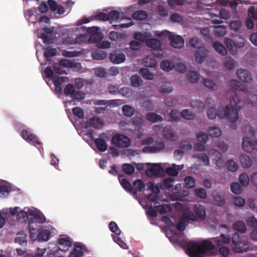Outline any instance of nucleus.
<instances>
[{
  "label": "nucleus",
  "mask_w": 257,
  "mask_h": 257,
  "mask_svg": "<svg viewBox=\"0 0 257 257\" xmlns=\"http://www.w3.org/2000/svg\"><path fill=\"white\" fill-rule=\"evenodd\" d=\"M184 44V39L180 36L171 37L170 45L175 48L180 49Z\"/></svg>",
  "instance_id": "16"
},
{
  "label": "nucleus",
  "mask_w": 257,
  "mask_h": 257,
  "mask_svg": "<svg viewBox=\"0 0 257 257\" xmlns=\"http://www.w3.org/2000/svg\"><path fill=\"white\" fill-rule=\"evenodd\" d=\"M141 72L144 78L148 80H153L154 79V74L148 69L143 68L141 70Z\"/></svg>",
  "instance_id": "57"
},
{
  "label": "nucleus",
  "mask_w": 257,
  "mask_h": 257,
  "mask_svg": "<svg viewBox=\"0 0 257 257\" xmlns=\"http://www.w3.org/2000/svg\"><path fill=\"white\" fill-rule=\"evenodd\" d=\"M22 137L26 141L33 143L34 145H40L41 144L38 137L28 130L22 131Z\"/></svg>",
  "instance_id": "7"
},
{
  "label": "nucleus",
  "mask_w": 257,
  "mask_h": 257,
  "mask_svg": "<svg viewBox=\"0 0 257 257\" xmlns=\"http://www.w3.org/2000/svg\"><path fill=\"white\" fill-rule=\"evenodd\" d=\"M213 47L216 51L222 55H225L227 54L226 49L218 42H215L213 44Z\"/></svg>",
  "instance_id": "29"
},
{
  "label": "nucleus",
  "mask_w": 257,
  "mask_h": 257,
  "mask_svg": "<svg viewBox=\"0 0 257 257\" xmlns=\"http://www.w3.org/2000/svg\"><path fill=\"white\" fill-rule=\"evenodd\" d=\"M73 114L79 118H82L84 117V112L82 109L79 107H76L72 109Z\"/></svg>",
  "instance_id": "63"
},
{
  "label": "nucleus",
  "mask_w": 257,
  "mask_h": 257,
  "mask_svg": "<svg viewBox=\"0 0 257 257\" xmlns=\"http://www.w3.org/2000/svg\"><path fill=\"white\" fill-rule=\"evenodd\" d=\"M225 109V107H221L218 110H217L213 107H211L207 112V116L209 119H214L216 116L219 117V113L221 110L223 111V109Z\"/></svg>",
  "instance_id": "30"
},
{
  "label": "nucleus",
  "mask_w": 257,
  "mask_h": 257,
  "mask_svg": "<svg viewBox=\"0 0 257 257\" xmlns=\"http://www.w3.org/2000/svg\"><path fill=\"white\" fill-rule=\"evenodd\" d=\"M162 69L165 71H170L173 69L174 65L173 63L168 60H164L160 64Z\"/></svg>",
  "instance_id": "31"
},
{
  "label": "nucleus",
  "mask_w": 257,
  "mask_h": 257,
  "mask_svg": "<svg viewBox=\"0 0 257 257\" xmlns=\"http://www.w3.org/2000/svg\"><path fill=\"white\" fill-rule=\"evenodd\" d=\"M243 102L236 96H233L230 100L229 105H226L225 109L219 113V118H227L230 122V126L232 129H236V121L238 119V111L242 108Z\"/></svg>",
  "instance_id": "1"
},
{
  "label": "nucleus",
  "mask_w": 257,
  "mask_h": 257,
  "mask_svg": "<svg viewBox=\"0 0 257 257\" xmlns=\"http://www.w3.org/2000/svg\"><path fill=\"white\" fill-rule=\"evenodd\" d=\"M109 227L111 231L114 233L116 235H119L120 234L121 231L115 222L111 221L109 223Z\"/></svg>",
  "instance_id": "54"
},
{
  "label": "nucleus",
  "mask_w": 257,
  "mask_h": 257,
  "mask_svg": "<svg viewBox=\"0 0 257 257\" xmlns=\"http://www.w3.org/2000/svg\"><path fill=\"white\" fill-rule=\"evenodd\" d=\"M224 43L230 54L235 55L237 53L236 47L231 39L226 38L224 41Z\"/></svg>",
  "instance_id": "20"
},
{
  "label": "nucleus",
  "mask_w": 257,
  "mask_h": 257,
  "mask_svg": "<svg viewBox=\"0 0 257 257\" xmlns=\"http://www.w3.org/2000/svg\"><path fill=\"white\" fill-rule=\"evenodd\" d=\"M94 144L98 149L101 152H104L107 149V145L106 141L102 138H97L94 140Z\"/></svg>",
  "instance_id": "19"
},
{
  "label": "nucleus",
  "mask_w": 257,
  "mask_h": 257,
  "mask_svg": "<svg viewBox=\"0 0 257 257\" xmlns=\"http://www.w3.org/2000/svg\"><path fill=\"white\" fill-rule=\"evenodd\" d=\"M58 242L60 245L58 249L64 252L67 251L72 245L71 239L66 235H61L59 238Z\"/></svg>",
  "instance_id": "9"
},
{
  "label": "nucleus",
  "mask_w": 257,
  "mask_h": 257,
  "mask_svg": "<svg viewBox=\"0 0 257 257\" xmlns=\"http://www.w3.org/2000/svg\"><path fill=\"white\" fill-rule=\"evenodd\" d=\"M146 45L154 51L153 53L157 57H160L162 55L161 43L160 40L156 38L149 39L146 42Z\"/></svg>",
  "instance_id": "5"
},
{
  "label": "nucleus",
  "mask_w": 257,
  "mask_h": 257,
  "mask_svg": "<svg viewBox=\"0 0 257 257\" xmlns=\"http://www.w3.org/2000/svg\"><path fill=\"white\" fill-rule=\"evenodd\" d=\"M169 115L172 121H177L180 119V113L177 109H172Z\"/></svg>",
  "instance_id": "61"
},
{
  "label": "nucleus",
  "mask_w": 257,
  "mask_h": 257,
  "mask_svg": "<svg viewBox=\"0 0 257 257\" xmlns=\"http://www.w3.org/2000/svg\"><path fill=\"white\" fill-rule=\"evenodd\" d=\"M180 116L187 120H192L194 118L195 114L192 111L185 109L180 112Z\"/></svg>",
  "instance_id": "32"
},
{
  "label": "nucleus",
  "mask_w": 257,
  "mask_h": 257,
  "mask_svg": "<svg viewBox=\"0 0 257 257\" xmlns=\"http://www.w3.org/2000/svg\"><path fill=\"white\" fill-rule=\"evenodd\" d=\"M231 191L235 194H240L241 193L242 189L237 182H234L231 184L230 186Z\"/></svg>",
  "instance_id": "56"
},
{
  "label": "nucleus",
  "mask_w": 257,
  "mask_h": 257,
  "mask_svg": "<svg viewBox=\"0 0 257 257\" xmlns=\"http://www.w3.org/2000/svg\"><path fill=\"white\" fill-rule=\"evenodd\" d=\"M229 84L230 86L235 90L240 91H244L245 90V85L236 80H231Z\"/></svg>",
  "instance_id": "33"
},
{
  "label": "nucleus",
  "mask_w": 257,
  "mask_h": 257,
  "mask_svg": "<svg viewBox=\"0 0 257 257\" xmlns=\"http://www.w3.org/2000/svg\"><path fill=\"white\" fill-rule=\"evenodd\" d=\"M80 66L79 63L74 62L71 60L63 59L59 61L58 64H55L54 66V69L56 73L62 74H66V72L61 67L76 68Z\"/></svg>",
  "instance_id": "3"
},
{
  "label": "nucleus",
  "mask_w": 257,
  "mask_h": 257,
  "mask_svg": "<svg viewBox=\"0 0 257 257\" xmlns=\"http://www.w3.org/2000/svg\"><path fill=\"white\" fill-rule=\"evenodd\" d=\"M17 218L19 221L25 222L28 219V213L25 211H20L17 214Z\"/></svg>",
  "instance_id": "59"
},
{
  "label": "nucleus",
  "mask_w": 257,
  "mask_h": 257,
  "mask_svg": "<svg viewBox=\"0 0 257 257\" xmlns=\"http://www.w3.org/2000/svg\"><path fill=\"white\" fill-rule=\"evenodd\" d=\"M162 171V169L159 164H153L152 167L146 170V174L149 177L159 176Z\"/></svg>",
  "instance_id": "15"
},
{
  "label": "nucleus",
  "mask_w": 257,
  "mask_h": 257,
  "mask_svg": "<svg viewBox=\"0 0 257 257\" xmlns=\"http://www.w3.org/2000/svg\"><path fill=\"white\" fill-rule=\"evenodd\" d=\"M83 253L82 248L79 245H77L73 249L69 255V257H81Z\"/></svg>",
  "instance_id": "42"
},
{
  "label": "nucleus",
  "mask_w": 257,
  "mask_h": 257,
  "mask_svg": "<svg viewBox=\"0 0 257 257\" xmlns=\"http://www.w3.org/2000/svg\"><path fill=\"white\" fill-rule=\"evenodd\" d=\"M232 227L234 230L240 233H244L246 231V227L241 220L235 222L232 225Z\"/></svg>",
  "instance_id": "25"
},
{
  "label": "nucleus",
  "mask_w": 257,
  "mask_h": 257,
  "mask_svg": "<svg viewBox=\"0 0 257 257\" xmlns=\"http://www.w3.org/2000/svg\"><path fill=\"white\" fill-rule=\"evenodd\" d=\"M135 110L132 106L128 105H124L122 107V112L124 115L130 117L135 113Z\"/></svg>",
  "instance_id": "39"
},
{
  "label": "nucleus",
  "mask_w": 257,
  "mask_h": 257,
  "mask_svg": "<svg viewBox=\"0 0 257 257\" xmlns=\"http://www.w3.org/2000/svg\"><path fill=\"white\" fill-rule=\"evenodd\" d=\"M212 154L215 155L217 159L216 160V165L219 168H220L223 164V160L222 159V154L216 150H213Z\"/></svg>",
  "instance_id": "55"
},
{
  "label": "nucleus",
  "mask_w": 257,
  "mask_h": 257,
  "mask_svg": "<svg viewBox=\"0 0 257 257\" xmlns=\"http://www.w3.org/2000/svg\"><path fill=\"white\" fill-rule=\"evenodd\" d=\"M118 180L121 185L125 190L134 194L137 193V189L133 188L130 183L126 179L123 178L122 175H118Z\"/></svg>",
  "instance_id": "12"
},
{
  "label": "nucleus",
  "mask_w": 257,
  "mask_h": 257,
  "mask_svg": "<svg viewBox=\"0 0 257 257\" xmlns=\"http://www.w3.org/2000/svg\"><path fill=\"white\" fill-rule=\"evenodd\" d=\"M107 57V53L102 50H98L92 53V57L93 59L97 60H101L105 59Z\"/></svg>",
  "instance_id": "34"
},
{
  "label": "nucleus",
  "mask_w": 257,
  "mask_h": 257,
  "mask_svg": "<svg viewBox=\"0 0 257 257\" xmlns=\"http://www.w3.org/2000/svg\"><path fill=\"white\" fill-rule=\"evenodd\" d=\"M147 186L148 189L153 193L159 194L160 192V189L162 188V184L161 183H158L157 185H155L153 182H149L147 184Z\"/></svg>",
  "instance_id": "37"
},
{
  "label": "nucleus",
  "mask_w": 257,
  "mask_h": 257,
  "mask_svg": "<svg viewBox=\"0 0 257 257\" xmlns=\"http://www.w3.org/2000/svg\"><path fill=\"white\" fill-rule=\"evenodd\" d=\"M143 63L146 67L153 68L156 66L157 62L155 58L149 56L144 58Z\"/></svg>",
  "instance_id": "27"
},
{
  "label": "nucleus",
  "mask_w": 257,
  "mask_h": 257,
  "mask_svg": "<svg viewBox=\"0 0 257 257\" xmlns=\"http://www.w3.org/2000/svg\"><path fill=\"white\" fill-rule=\"evenodd\" d=\"M132 85L135 87H138L143 84V80L138 75H134L130 78Z\"/></svg>",
  "instance_id": "36"
},
{
  "label": "nucleus",
  "mask_w": 257,
  "mask_h": 257,
  "mask_svg": "<svg viewBox=\"0 0 257 257\" xmlns=\"http://www.w3.org/2000/svg\"><path fill=\"white\" fill-rule=\"evenodd\" d=\"M122 169L124 173L128 175H132L135 171L134 167L129 164H124L122 166Z\"/></svg>",
  "instance_id": "48"
},
{
  "label": "nucleus",
  "mask_w": 257,
  "mask_h": 257,
  "mask_svg": "<svg viewBox=\"0 0 257 257\" xmlns=\"http://www.w3.org/2000/svg\"><path fill=\"white\" fill-rule=\"evenodd\" d=\"M214 34L217 37H222L226 33V28L222 25L216 26L214 28Z\"/></svg>",
  "instance_id": "47"
},
{
  "label": "nucleus",
  "mask_w": 257,
  "mask_h": 257,
  "mask_svg": "<svg viewBox=\"0 0 257 257\" xmlns=\"http://www.w3.org/2000/svg\"><path fill=\"white\" fill-rule=\"evenodd\" d=\"M15 237V242L18 243L21 245L24 244L26 245L27 243V235L24 232H20L18 233Z\"/></svg>",
  "instance_id": "21"
},
{
  "label": "nucleus",
  "mask_w": 257,
  "mask_h": 257,
  "mask_svg": "<svg viewBox=\"0 0 257 257\" xmlns=\"http://www.w3.org/2000/svg\"><path fill=\"white\" fill-rule=\"evenodd\" d=\"M146 118L149 121L152 123L163 120V118L161 115L154 112H149L147 113Z\"/></svg>",
  "instance_id": "24"
},
{
  "label": "nucleus",
  "mask_w": 257,
  "mask_h": 257,
  "mask_svg": "<svg viewBox=\"0 0 257 257\" xmlns=\"http://www.w3.org/2000/svg\"><path fill=\"white\" fill-rule=\"evenodd\" d=\"M44 50V56L47 61H50L52 57L56 56L57 52L56 48H45Z\"/></svg>",
  "instance_id": "35"
},
{
  "label": "nucleus",
  "mask_w": 257,
  "mask_h": 257,
  "mask_svg": "<svg viewBox=\"0 0 257 257\" xmlns=\"http://www.w3.org/2000/svg\"><path fill=\"white\" fill-rule=\"evenodd\" d=\"M163 135L167 140L172 141H176L177 140L178 137L171 126H166L163 128Z\"/></svg>",
  "instance_id": "13"
},
{
  "label": "nucleus",
  "mask_w": 257,
  "mask_h": 257,
  "mask_svg": "<svg viewBox=\"0 0 257 257\" xmlns=\"http://www.w3.org/2000/svg\"><path fill=\"white\" fill-rule=\"evenodd\" d=\"M111 142L116 147L125 148L130 146L131 141L127 137L116 134L112 137Z\"/></svg>",
  "instance_id": "4"
},
{
  "label": "nucleus",
  "mask_w": 257,
  "mask_h": 257,
  "mask_svg": "<svg viewBox=\"0 0 257 257\" xmlns=\"http://www.w3.org/2000/svg\"><path fill=\"white\" fill-rule=\"evenodd\" d=\"M148 17V14L145 11L140 10L133 14L132 18L136 20L141 21L145 20Z\"/></svg>",
  "instance_id": "28"
},
{
  "label": "nucleus",
  "mask_w": 257,
  "mask_h": 257,
  "mask_svg": "<svg viewBox=\"0 0 257 257\" xmlns=\"http://www.w3.org/2000/svg\"><path fill=\"white\" fill-rule=\"evenodd\" d=\"M212 239L217 246H221L228 244L230 241V237L229 235L221 234L219 236L213 238Z\"/></svg>",
  "instance_id": "14"
},
{
  "label": "nucleus",
  "mask_w": 257,
  "mask_h": 257,
  "mask_svg": "<svg viewBox=\"0 0 257 257\" xmlns=\"http://www.w3.org/2000/svg\"><path fill=\"white\" fill-rule=\"evenodd\" d=\"M195 195L202 199H205L207 197V193L204 188H198L195 190Z\"/></svg>",
  "instance_id": "60"
},
{
  "label": "nucleus",
  "mask_w": 257,
  "mask_h": 257,
  "mask_svg": "<svg viewBox=\"0 0 257 257\" xmlns=\"http://www.w3.org/2000/svg\"><path fill=\"white\" fill-rule=\"evenodd\" d=\"M187 78L191 82L196 83L199 79V75L196 71H189L187 74Z\"/></svg>",
  "instance_id": "44"
},
{
  "label": "nucleus",
  "mask_w": 257,
  "mask_h": 257,
  "mask_svg": "<svg viewBox=\"0 0 257 257\" xmlns=\"http://www.w3.org/2000/svg\"><path fill=\"white\" fill-rule=\"evenodd\" d=\"M208 51L204 48L200 47L198 48L195 53V59L196 61L199 64L202 63L206 58L208 56Z\"/></svg>",
  "instance_id": "10"
},
{
  "label": "nucleus",
  "mask_w": 257,
  "mask_h": 257,
  "mask_svg": "<svg viewBox=\"0 0 257 257\" xmlns=\"http://www.w3.org/2000/svg\"><path fill=\"white\" fill-rule=\"evenodd\" d=\"M134 38L138 41L141 43L146 42L149 39L148 38L151 37V34L149 33H141L137 32L134 34Z\"/></svg>",
  "instance_id": "18"
},
{
  "label": "nucleus",
  "mask_w": 257,
  "mask_h": 257,
  "mask_svg": "<svg viewBox=\"0 0 257 257\" xmlns=\"http://www.w3.org/2000/svg\"><path fill=\"white\" fill-rule=\"evenodd\" d=\"M187 225V221L184 218H181L176 225V228L179 231H184Z\"/></svg>",
  "instance_id": "52"
},
{
  "label": "nucleus",
  "mask_w": 257,
  "mask_h": 257,
  "mask_svg": "<svg viewBox=\"0 0 257 257\" xmlns=\"http://www.w3.org/2000/svg\"><path fill=\"white\" fill-rule=\"evenodd\" d=\"M227 169L231 172H235L238 169V165L232 160H228L226 163Z\"/></svg>",
  "instance_id": "53"
},
{
  "label": "nucleus",
  "mask_w": 257,
  "mask_h": 257,
  "mask_svg": "<svg viewBox=\"0 0 257 257\" xmlns=\"http://www.w3.org/2000/svg\"><path fill=\"white\" fill-rule=\"evenodd\" d=\"M109 59L112 63L119 64L124 62L126 57L123 53L117 52V51H114L110 53Z\"/></svg>",
  "instance_id": "8"
},
{
  "label": "nucleus",
  "mask_w": 257,
  "mask_h": 257,
  "mask_svg": "<svg viewBox=\"0 0 257 257\" xmlns=\"http://www.w3.org/2000/svg\"><path fill=\"white\" fill-rule=\"evenodd\" d=\"M214 246L210 239L204 240L201 243L189 242L187 245V251L190 257H201L208 252L213 251Z\"/></svg>",
  "instance_id": "2"
},
{
  "label": "nucleus",
  "mask_w": 257,
  "mask_h": 257,
  "mask_svg": "<svg viewBox=\"0 0 257 257\" xmlns=\"http://www.w3.org/2000/svg\"><path fill=\"white\" fill-rule=\"evenodd\" d=\"M50 235V231L47 229H45L39 233L38 238L40 240L47 241L49 238Z\"/></svg>",
  "instance_id": "45"
},
{
  "label": "nucleus",
  "mask_w": 257,
  "mask_h": 257,
  "mask_svg": "<svg viewBox=\"0 0 257 257\" xmlns=\"http://www.w3.org/2000/svg\"><path fill=\"white\" fill-rule=\"evenodd\" d=\"M53 80L54 85H61L63 82L68 81L69 79L67 77H61L57 75H55L53 77Z\"/></svg>",
  "instance_id": "41"
},
{
  "label": "nucleus",
  "mask_w": 257,
  "mask_h": 257,
  "mask_svg": "<svg viewBox=\"0 0 257 257\" xmlns=\"http://www.w3.org/2000/svg\"><path fill=\"white\" fill-rule=\"evenodd\" d=\"M184 181L186 186L188 188H192L195 185V181L194 179L191 176L186 177L184 179Z\"/></svg>",
  "instance_id": "51"
},
{
  "label": "nucleus",
  "mask_w": 257,
  "mask_h": 257,
  "mask_svg": "<svg viewBox=\"0 0 257 257\" xmlns=\"http://www.w3.org/2000/svg\"><path fill=\"white\" fill-rule=\"evenodd\" d=\"M203 82L205 86L210 89L216 90L217 89V86L216 84L212 80L209 79H204Z\"/></svg>",
  "instance_id": "50"
},
{
  "label": "nucleus",
  "mask_w": 257,
  "mask_h": 257,
  "mask_svg": "<svg viewBox=\"0 0 257 257\" xmlns=\"http://www.w3.org/2000/svg\"><path fill=\"white\" fill-rule=\"evenodd\" d=\"M89 123L91 126L96 128H101L104 124L103 120L97 116L91 117L89 120Z\"/></svg>",
  "instance_id": "22"
},
{
  "label": "nucleus",
  "mask_w": 257,
  "mask_h": 257,
  "mask_svg": "<svg viewBox=\"0 0 257 257\" xmlns=\"http://www.w3.org/2000/svg\"><path fill=\"white\" fill-rule=\"evenodd\" d=\"M208 133L211 137H219L221 135L222 132L219 127H211L208 130Z\"/></svg>",
  "instance_id": "40"
},
{
  "label": "nucleus",
  "mask_w": 257,
  "mask_h": 257,
  "mask_svg": "<svg viewBox=\"0 0 257 257\" xmlns=\"http://www.w3.org/2000/svg\"><path fill=\"white\" fill-rule=\"evenodd\" d=\"M29 213L30 215H32L34 216V218L36 222L39 223H43L45 221V217L36 212V211L33 210L29 211Z\"/></svg>",
  "instance_id": "38"
},
{
  "label": "nucleus",
  "mask_w": 257,
  "mask_h": 257,
  "mask_svg": "<svg viewBox=\"0 0 257 257\" xmlns=\"http://www.w3.org/2000/svg\"><path fill=\"white\" fill-rule=\"evenodd\" d=\"M196 158L203 162L204 165L206 166L210 165L209 159L207 154L205 153L198 154L196 155Z\"/></svg>",
  "instance_id": "43"
},
{
  "label": "nucleus",
  "mask_w": 257,
  "mask_h": 257,
  "mask_svg": "<svg viewBox=\"0 0 257 257\" xmlns=\"http://www.w3.org/2000/svg\"><path fill=\"white\" fill-rule=\"evenodd\" d=\"M240 161L242 167L244 168H249L252 165L251 158L246 155H241L239 157Z\"/></svg>",
  "instance_id": "23"
},
{
  "label": "nucleus",
  "mask_w": 257,
  "mask_h": 257,
  "mask_svg": "<svg viewBox=\"0 0 257 257\" xmlns=\"http://www.w3.org/2000/svg\"><path fill=\"white\" fill-rule=\"evenodd\" d=\"M75 92V88L73 84H67L64 89V93L66 95H73Z\"/></svg>",
  "instance_id": "64"
},
{
  "label": "nucleus",
  "mask_w": 257,
  "mask_h": 257,
  "mask_svg": "<svg viewBox=\"0 0 257 257\" xmlns=\"http://www.w3.org/2000/svg\"><path fill=\"white\" fill-rule=\"evenodd\" d=\"M239 181L242 186H247L249 182V178L248 175L245 173L241 174L239 177Z\"/></svg>",
  "instance_id": "46"
},
{
  "label": "nucleus",
  "mask_w": 257,
  "mask_h": 257,
  "mask_svg": "<svg viewBox=\"0 0 257 257\" xmlns=\"http://www.w3.org/2000/svg\"><path fill=\"white\" fill-rule=\"evenodd\" d=\"M236 75L238 78L243 82L248 83L252 80L250 73L246 70H238L236 72Z\"/></svg>",
  "instance_id": "11"
},
{
  "label": "nucleus",
  "mask_w": 257,
  "mask_h": 257,
  "mask_svg": "<svg viewBox=\"0 0 257 257\" xmlns=\"http://www.w3.org/2000/svg\"><path fill=\"white\" fill-rule=\"evenodd\" d=\"M237 245V246L234 247L233 248V251L235 252L242 253L247 251L248 249L249 244L247 242H240Z\"/></svg>",
  "instance_id": "26"
},
{
  "label": "nucleus",
  "mask_w": 257,
  "mask_h": 257,
  "mask_svg": "<svg viewBox=\"0 0 257 257\" xmlns=\"http://www.w3.org/2000/svg\"><path fill=\"white\" fill-rule=\"evenodd\" d=\"M194 212L202 220L206 218V210L204 207L200 204H196L194 207Z\"/></svg>",
  "instance_id": "17"
},
{
  "label": "nucleus",
  "mask_w": 257,
  "mask_h": 257,
  "mask_svg": "<svg viewBox=\"0 0 257 257\" xmlns=\"http://www.w3.org/2000/svg\"><path fill=\"white\" fill-rule=\"evenodd\" d=\"M133 185L139 191H143L145 188V185L143 181L141 179H137L133 183Z\"/></svg>",
  "instance_id": "58"
},
{
  "label": "nucleus",
  "mask_w": 257,
  "mask_h": 257,
  "mask_svg": "<svg viewBox=\"0 0 257 257\" xmlns=\"http://www.w3.org/2000/svg\"><path fill=\"white\" fill-rule=\"evenodd\" d=\"M120 13L116 10L110 11L108 15L109 16V21H117L119 18Z\"/></svg>",
  "instance_id": "62"
},
{
  "label": "nucleus",
  "mask_w": 257,
  "mask_h": 257,
  "mask_svg": "<svg viewBox=\"0 0 257 257\" xmlns=\"http://www.w3.org/2000/svg\"><path fill=\"white\" fill-rule=\"evenodd\" d=\"M196 137L199 142H201L203 144L206 143L208 139L207 134L202 132H199L197 133Z\"/></svg>",
  "instance_id": "49"
},
{
  "label": "nucleus",
  "mask_w": 257,
  "mask_h": 257,
  "mask_svg": "<svg viewBox=\"0 0 257 257\" xmlns=\"http://www.w3.org/2000/svg\"><path fill=\"white\" fill-rule=\"evenodd\" d=\"M242 148L244 151L248 153H251L253 150L257 151V140L252 142L249 137H243Z\"/></svg>",
  "instance_id": "6"
}]
</instances>
